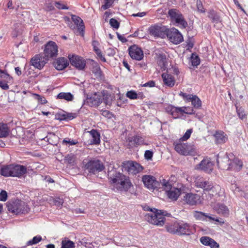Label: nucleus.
Listing matches in <instances>:
<instances>
[{
    "label": "nucleus",
    "mask_w": 248,
    "mask_h": 248,
    "mask_svg": "<svg viewBox=\"0 0 248 248\" xmlns=\"http://www.w3.org/2000/svg\"><path fill=\"white\" fill-rule=\"evenodd\" d=\"M109 181L114 188L121 192H127L133 186L129 177L124 175L115 169L108 171Z\"/></svg>",
    "instance_id": "nucleus-1"
},
{
    "label": "nucleus",
    "mask_w": 248,
    "mask_h": 248,
    "mask_svg": "<svg viewBox=\"0 0 248 248\" xmlns=\"http://www.w3.org/2000/svg\"><path fill=\"white\" fill-rule=\"evenodd\" d=\"M168 232L178 235H190L195 232L194 225L184 222H175L166 227Z\"/></svg>",
    "instance_id": "nucleus-2"
},
{
    "label": "nucleus",
    "mask_w": 248,
    "mask_h": 248,
    "mask_svg": "<svg viewBox=\"0 0 248 248\" xmlns=\"http://www.w3.org/2000/svg\"><path fill=\"white\" fill-rule=\"evenodd\" d=\"M161 188L166 191L167 195L170 199L174 201L177 200L183 190V188L182 187H172V182L169 180L162 179L161 181Z\"/></svg>",
    "instance_id": "nucleus-3"
},
{
    "label": "nucleus",
    "mask_w": 248,
    "mask_h": 248,
    "mask_svg": "<svg viewBox=\"0 0 248 248\" xmlns=\"http://www.w3.org/2000/svg\"><path fill=\"white\" fill-rule=\"evenodd\" d=\"M147 211H151V213L145 215V219L149 223L162 226L164 224L165 217L163 215V212L160 210H157L154 208L153 210L150 207L146 209Z\"/></svg>",
    "instance_id": "nucleus-4"
},
{
    "label": "nucleus",
    "mask_w": 248,
    "mask_h": 248,
    "mask_svg": "<svg viewBox=\"0 0 248 248\" xmlns=\"http://www.w3.org/2000/svg\"><path fill=\"white\" fill-rule=\"evenodd\" d=\"M7 207L9 212L16 215L26 214L30 211V208L27 204L20 200L8 202L7 203Z\"/></svg>",
    "instance_id": "nucleus-5"
},
{
    "label": "nucleus",
    "mask_w": 248,
    "mask_h": 248,
    "mask_svg": "<svg viewBox=\"0 0 248 248\" xmlns=\"http://www.w3.org/2000/svg\"><path fill=\"white\" fill-rule=\"evenodd\" d=\"M195 186L200 188H202L206 191H212V195L217 194V191L220 189L219 186H213L211 182L206 181L202 177H197L195 181Z\"/></svg>",
    "instance_id": "nucleus-6"
},
{
    "label": "nucleus",
    "mask_w": 248,
    "mask_h": 248,
    "mask_svg": "<svg viewBox=\"0 0 248 248\" xmlns=\"http://www.w3.org/2000/svg\"><path fill=\"white\" fill-rule=\"evenodd\" d=\"M84 164V168L90 173L96 174L102 171L105 169L103 163L98 159H92Z\"/></svg>",
    "instance_id": "nucleus-7"
},
{
    "label": "nucleus",
    "mask_w": 248,
    "mask_h": 248,
    "mask_svg": "<svg viewBox=\"0 0 248 248\" xmlns=\"http://www.w3.org/2000/svg\"><path fill=\"white\" fill-rule=\"evenodd\" d=\"M58 47L56 44L53 41H49L45 45L44 50V57L48 60L50 58L56 57L58 55Z\"/></svg>",
    "instance_id": "nucleus-8"
},
{
    "label": "nucleus",
    "mask_w": 248,
    "mask_h": 248,
    "mask_svg": "<svg viewBox=\"0 0 248 248\" xmlns=\"http://www.w3.org/2000/svg\"><path fill=\"white\" fill-rule=\"evenodd\" d=\"M168 14L171 19L174 21L178 25L181 26L184 28L187 26V22L184 19L183 15L178 10L175 9H170L168 12Z\"/></svg>",
    "instance_id": "nucleus-9"
},
{
    "label": "nucleus",
    "mask_w": 248,
    "mask_h": 248,
    "mask_svg": "<svg viewBox=\"0 0 248 248\" xmlns=\"http://www.w3.org/2000/svg\"><path fill=\"white\" fill-rule=\"evenodd\" d=\"M161 180H160V181ZM142 181L145 187L149 189L154 190L161 188V181L158 182L153 176L144 175L142 177Z\"/></svg>",
    "instance_id": "nucleus-10"
},
{
    "label": "nucleus",
    "mask_w": 248,
    "mask_h": 248,
    "mask_svg": "<svg viewBox=\"0 0 248 248\" xmlns=\"http://www.w3.org/2000/svg\"><path fill=\"white\" fill-rule=\"evenodd\" d=\"M166 36L174 44H179L183 41V37L181 33L178 30L173 28L168 29Z\"/></svg>",
    "instance_id": "nucleus-11"
},
{
    "label": "nucleus",
    "mask_w": 248,
    "mask_h": 248,
    "mask_svg": "<svg viewBox=\"0 0 248 248\" xmlns=\"http://www.w3.org/2000/svg\"><path fill=\"white\" fill-rule=\"evenodd\" d=\"M168 28L164 26L155 25L148 29L150 35L155 37L165 38Z\"/></svg>",
    "instance_id": "nucleus-12"
},
{
    "label": "nucleus",
    "mask_w": 248,
    "mask_h": 248,
    "mask_svg": "<svg viewBox=\"0 0 248 248\" xmlns=\"http://www.w3.org/2000/svg\"><path fill=\"white\" fill-rule=\"evenodd\" d=\"M124 169L129 173L136 174L141 171L143 168L139 163L133 161H127L123 163Z\"/></svg>",
    "instance_id": "nucleus-13"
},
{
    "label": "nucleus",
    "mask_w": 248,
    "mask_h": 248,
    "mask_svg": "<svg viewBox=\"0 0 248 248\" xmlns=\"http://www.w3.org/2000/svg\"><path fill=\"white\" fill-rule=\"evenodd\" d=\"M179 95L182 97L183 99L187 102H191L192 106L196 108L202 106V101L196 95L187 94L181 92Z\"/></svg>",
    "instance_id": "nucleus-14"
},
{
    "label": "nucleus",
    "mask_w": 248,
    "mask_h": 248,
    "mask_svg": "<svg viewBox=\"0 0 248 248\" xmlns=\"http://www.w3.org/2000/svg\"><path fill=\"white\" fill-rule=\"evenodd\" d=\"M181 141L179 140L178 142H175L174 143L175 151L182 155H189L192 150L191 146L187 143H182Z\"/></svg>",
    "instance_id": "nucleus-15"
},
{
    "label": "nucleus",
    "mask_w": 248,
    "mask_h": 248,
    "mask_svg": "<svg viewBox=\"0 0 248 248\" xmlns=\"http://www.w3.org/2000/svg\"><path fill=\"white\" fill-rule=\"evenodd\" d=\"M232 155H230L229 156L226 154L223 157L220 155H218L217 158V162L220 168L222 170H230V159L232 157Z\"/></svg>",
    "instance_id": "nucleus-16"
},
{
    "label": "nucleus",
    "mask_w": 248,
    "mask_h": 248,
    "mask_svg": "<svg viewBox=\"0 0 248 248\" xmlns=\"http://www.w3.org/2000/svg\"><path fill=\"white\" fill-rule=\"evenodd\" d=\"M47 61L48 60L43 54H37L31 58V63L35 68L41 69L47 63Z\"/></svg>",
    "instance_id": "nucleus-17"
},
{
    "label": "nucleus",
    "mask_w": 248,
    "mask_h": 248,
    "mask_svg": "<svg viewBox=\"0 0 248 248\" xmlns=\"http://www.w3.org/2000/svg\"><path fill=\"white\" fill-rule=\"evenodd\" d=\"M69 59L71 64L79 70H83L86 66V61L82 57L77 55H69Z\"/></svg>",
    "instance_id": "nucleus-18"
},
{
    "label": "nucleus",
    "mask_w": 248,
    "mask_h": 248,
    "mask_svg": "<svg viewBox=\"0 0 248 248\" xmlns=\"http://www.w3.org/2000/svg\"><path fill=\"white\" fill-rule=\"evenodd\" d=\"M27 172V169L26 166L12 164V177L21 178L25 175Z\"/></svg>",
    "instance_id": "nucleus-19"
},
{
    "label": "nucleus",
    "mask_w": 248,
    "mask_h": 248,
    "mask_svg": "<svg viewBox=\"0 0 248 248\" xmlns=\"http://www.w3.org/2000/svg\"><path fill=\"white\" fill-rule=\"evenodd\" d=\"M72 20L75 25H70V28L72 29H75L76 27L79 33L82 36H83L85 27L83 20L80 17L75 15L72 16Z\"/></svg>",
    "instance_id": "nucleus-20"
},
{
    "label": "nucleus",
    "mask_w": 248,
    "mask_h": 248,
    "mask_svg": "<svg viewBox=\"0 0 248 248\" xmlns=\"http://www.w3.org/2000/svg\"><path fill=\"white\" fill-rule=\"evenodd\" d=\"M129 54L133 59L138 61H140L143 58V51L136 45L129 47Z\"/></svg>",
    "instance_id": "nucleus-21"
},
{
    "label": "nucleus",
    "mask_w": 248,
    "mask_h": 248,
    "mask_svg": "<svg viewBox=\"0 0 248 248\" xmlns=\"http://www.w3.org/2000/svg\"><path fill=\"white\" fill-rule=\"evenodd\" d=\"M214 164L210 158H205L202 160L199 164L198 169H200L207 173H210L213 170Z\"/></svg>",
    "instance_id": "nucleus-22"
},
{
    "label": "nucleus",
    "mask_w": 248,
    "mask_h": 248,
    "mask_svg": "<svg viewBox=\"0 0 248 248\" xmlns=\"http://www.w3.org/2000/svg\"><path fill=\"white\" fill-rule=\"evenodd\" d=\"M184 200L186 203L191 205H196L201 202L200 196L196 194L187 193L184 198Z\"/></svg>",
    "instance_id": "nucleus-23"
},
{
    "label": "nucleus",
    "mask_w": 248,
    "mask_h": 248,
    "mask_svg": "<svg viewBox=\"0 0 248 248\" xmlns=\"http://www.w3.org/2000/svg\"><path fill=\"white\" fill-rule=\"evenodd\" d=\"M77 116L76 113H68L65 111L57 113L55 114V119L59 121H69L76 118Z\"/></svg>",
    "instance_id": "nucleus-24"
},
{
    "label": "nucleus",
    "mask_w": 248,
    "mask_h": 248,
    "mask_svg": "<svg viewBox=\"0 0 248 248\" xmlns=\"http://www.w3.org/2000/svg\"><path fill=\"white\" fill-rule=\"evenodd\" d=\"M127 140L135 146L149 144L148 141L146 140L143 137L139 135L128 138Z\"/></svg>",
    "instance_id": "nucleus-25"
},
{
    "label": "nucleus",
    "mask_w": 248,
    "mask_h": 248,
    "mask_svg": "<svg viewBox=\"0 0 248 248\" xmlns=\"http://www.w3.org/2000/svg\"><path fill=\"white\" fill-rule=\"evenodd\" d=\"M101 102V96L96 93H95L91 97L87 98L86 100V103L90 107H97Z\"/></svg>",
    "instance_id": "nucleus-26"
},
{
    "label": "nucleus",
    "mask_w": 248,
    "mask_h": 248,
    "mask_svg": "<svg viewBox=\"0 0 248 248\" xmlns=\"http://www.w3.org/2000/svg\"><path fill=\"white\" fill-rule=\"evenodd\" d=\"M200 241L202 245L211 248H218L219 247L217 243L208 236H202L200 238Z\"/></svg>",
    "instance_id": "nucleus-27"
},
{
    "label": "nucleus",
    "mask_w": 248,
    "mask_h": 248,
    "mask_svg": "<svg viewBox=\"0 0 248 248\" xmlns=\"http://www.w3.org/2000/svg\"><path fill=\"white\" fill-rule=\"evenodd\" d=\"M230 165V170H234L236 171H240L243 166L242 161L239 158L235 157H234L233 158L231 157Z\"/></svg>",
    "instance_id": "nucleus-28"
},
{
    "label": "nucleus",
    "mask_w": 248,
    "mask_h": 248,
    "mask_svg": "<svg viewBox=\"0 0 248 248\" xmlns=\"http://www.w3.org/2000/svg\"><path fill=\"white\" fill-rule=\"evenodd\" d=\"M194 109H166L168 114L172 115V117L176 119L179 117V114L184 112L186 114H192L194 113Z\"/></svg>",
    "instance_id": "nucleus-29"
},
{
    "label": "nucleus",
    "mask_w": 248,
    "mask_h": 248,
    "mask_svg": "<svg viewBox=\"0 0 248 248\" xmlns=\"http://www.w3.org/2000/svg\"><path fill=\"white\" fill-rule=\"evenodd\" d=\"M90 134L92 140H91L89 144L90 145H98L100 143V134L95 129H92L88 131Z\"/></svg>",
    "instance_id": "nucleus-30"
},
{
    "label": "nucleus",
    "mask_w": 248,
    "mask_h": 248,
    "mask_svg": "<svg viewBox=\"0 0 248 248\" xmlns=\"http://www.w3.org/2000/svg\"><path fill=\"white\" fill-rule=\"evenodd\" d=\"M161 77L165 85L170 87L174 85L175 80L172 75L164 73L162 74Z\"/></svg>",
    "instance_id": "nucleus-31"
},
{
    "label": "nucleus",
    "mask_w": 248,
    "mask_h": 248,
    "mask_svg": "<svg viewBox=\"0 0 248 248\" xmlns=\"http://www.w3.org/2000/svg\"><path fill=\"white\" fill-rule=\"evenodd\" d=\"M68 64L67 60L64 58H60L57 59L56 62L54 63V65L58 70H62L66 68Z\"/></svg>",
    "instance_id": "nucleus-32"
},
{
    "label": "nucleus",
    "mask_w": 248,
    "mask_h": 248,
    "mask_svg": "<svg viewBox=\"0 0 248 248\" xmlns=\"http://www.w3.org/2000/svg\"><path fill=\"white\" fill-rule=\"evenodd\" d=\"M103 96L104 103L106 106L110 107L113 101L114 96L109 93L107 91H103L102 92Z\"/></svg>",
    "instance_id": "nucleus-33"
},
{
    "label": "nucleus",
    "mask_w": 248,
    "mask_h": 248,
    "mask_svg": "<svg viewBox=\"0 0 248 248\" xmlns=\"http://www.w3.org/2000/svg\"><path fill=\"white\" fill-rule=\"evenodd\" d=\"M12 164L3 166L0 170V173L5 177H12Z\"/></svg>",
    "instance_id": "nucleus-34"
},
{
    "label": "nucleus",
    "mask_w": 248,
    "mask_h": 248,
    "mask_svg": "<svg viewBox=\"0 0 248 248\" xmlns=\"http://www.w3.org/2000/svg\"><path fill=\"white\" fill-rule=\"evenodd\" d=\"M217 212L223 216L228 217L229 215V210L227 207L223 204H218L216 208Z\"/></svg>",
    "instance_id": "nucleus-35"
},
{
    "label": "nucleus",
    "mask_w": 248,
    "mask_h": 248,
    "mask_svg": "<svg viewBox=\"0 0 248 248\" xmlns=\"http://www.w3.org/2000/svg\"><path fill=\"white\" fill-rule=\"evenodd\" d=\"M193 216L196 220L206 221L207 214L200 211H194L193 212Z\"/></svg>",
    "instance_id": "nucleus-36"
},
{
    "label": "nucleus",
    "mask_w": 248,
    "mask_h": 248,
    "mask_svg": "<svg viewBox=\"0 0 248 248\" xmlns=\"http://www.w3.org/2000/svg\"><path fill=\"white\" fill-rule=\"evenodd\" d=\"M208 17L215 23L220 22L221 21L219 15L214 11H210L209 12Z\"/></svg>",
    "instance_id": "nucleus-37"
},
{
    "label": "nucleus",
    "mask_w": 248,
    "mask_h": 248,
    "mask_svg": "<svg viewBox=\"0 0 248 248\" xmlns=\"http://www.w3.org/2000/svg\"><path fill=\"white\" fill-rule=\"evenodd\" d=\"M9 134V131L7 124L0 123V138L7 137Z\"/></svg>",
    "instance_id": "nucleus-38"
},
{
    "label": "nucleus",
    "mask_w": 248,
    "mask_h": 248,
    "mask_svg": "<svg viewBox=\"0 0 248 248\" xmlns=\"http://www.w3.org/2000/svg\"><path fill=\"white\" fill-rule=\"evenodd\" d=\"M57 98L67 101H72L73 99V95L70 93H60L58 94Z\"/></svg>",
    "instance_id": "nucleus-39"
},
{
    "label": "nucleus",
    "mask_w": 248,
    "mask_h": 248,
    "mask_svg": "<svg viewBox=\"0 0 248 248\" xmlns=\"http://www.w3.org/2000/svg\"><path fill=\"white\" fill-rule=\"evenodd\" d=\"M62 248H75V244L72 241L65 239L62 241Z\"/></svg>",
    "instance_id": "nucleus-40"
},
{
    "label": "nucleus",
    "mask_w": 248,
    "mask_h": 248,
    "mask_svg": "<svg viewBox=\"0 0 248 248\" xmlns=\"http://www.w3.org/2000/svg\"><path fill=\"white\" fill-rule=\"evenodd\" d=\"M101 114L108 119L114 118V120H116V116L108 109H102Z\"/></svg>",
    "instance_id": "nucleus-41"
},
{
    "label": "nucleus",
    "mask_w": 248,
    "mask_h": 248,
    "mask_svg": "<svg viewBox=\"0 0 248 248\" xmlns=\"http://www.w3.org/2000/svg\"><path fill=\"white\" fill-rule=\"evenodd\" d=\"M92 72L96 76L100 77L101 75V71L98 64L94 63L93 65Z\"/></svg>",
    "instance_id": "nucleus-42"
},
{
    "label": "nucleus",
    "mask_w": 248,
    "mask_h": 248,
    "mask_svg": "<svg viewBox=\"0 0 248 248\" xmlns=\"http://www.w3.org/2000/svg\"><path fill=\"white\" fill-rule=\"evenodd\" d=\"M191 64L194 66H198L200 63V58L196 54L192 53L191 56Z\"/></svg>",
    "instance_id": "nucleus-43"
},
{
    "label": "nucleus",
    "mask_w": 248,
    "mask_h": 248,
    "mask_svg": "<svg viewBox=\"0 0 248 248\" xmlns=\"http://www.w3.org/2000/svg\"><path fill=\"white\" fill-rule=\"evenodd\" d=\"M42 240V237L40 235L34 236L31 240L28 241L27 243L28 246H31L38 243Z\"/></svg>",
    "instance_id": "nucleus-44"
},
{
    "label": "nucleus",
    "mask_w": 248,
    "mask_h": 248,
    "mask_svg": "<svg viewBox=\"0 0 248 248\" xmlns=\"http://www.w3.org/2000/svg\"><path fill=\"white\" fill-rule=\"evenodd\" d=\"M215 137L217 141L219 143L225 142L227 140V137L224 135L223 133H217L215 135Z\"/></svg>",
    "instance_id": "nucleus-45"
},
{
    "label": "nucleus",
    "mask_w": 248,
    "mask_h": 248,
    "mask_svg": "<svg viewBox=\"0 0 248 248\" xmlns=\"http://www.w3.org/2000/svg\"><path fill=\"white\" fill-rule=\"evenodd\" d=\"M139 95H138L135 91H130L127 92L126 96L131 99H135L139 98Z\"/></svg>",
    "instance_id": "nucleus-46"
},
{
    "label": "nucleus",
    "mask_w": 248,
    "mask_h": 248,
    "mask_svg": "<svg viewBox=\"0 0 248 248\" xmlns=\"http://www.w3.org/2000/svg\"><path fill=\"white\" fill-rule=\"evenodd\" d=\"M0 78L5 79L7 81L12 79V78L5 71L1 69H0Z\"/></svg>",
    "instance_id": "nucleus-47"
},
{
    "label": "nucleus",
    "mask_w": 248,
    "mask_h": 248,
    "mask_svg": "<svg viewBox=\"0 0 248 248\" xmlns=\"http://www.w3.org/2000/svg\"><path fill=\"white\" fill-rule=\"evenodd\" d=\"M33 95L34 98L38 101L39 103L43 104L47 102L46 99L44 96H41L37 94H34Z\"/></svg>",
    "instance_id": "nucleus-48"
},
{
    "label": "nucleus",
    "mask_w": 248,
    "mask_h": 248,
    "mask_svg": "<svg viewBox=\"0 0 248 248\" xmlns=\"http://www.w3.org/2000/svg\"><path fill=\"white\" fill-rule=\"evenodd\" d=\"M192 132V129H188L184 135L182 137H181L179 140L181 141H186V140H187L190 138Z\"/></svg>",
    "instance_id": "nucleus-49"
},
{
    "label": "nucleus",
    "mask_w": 248,
    "mask_h": 248,
    "mask_svg": "<svg viewBox=\"0 0 248 248\" xmlns=\"http://www.w3.org/2000/svg\"><path fill=\"white\" fill-rule=\"evenodd\" d=\"M81 245L85 247V248H94V246L92 243L88 242L86 241V239L85 238L82 239L81 241H80Z\"/></svg>",
    "instance_id": "nucleus-50"
},
{
    "label": "nucleus",
    "mask_w": 248,
    "mask_h": 248,
    "mask_svg": "<svg viewBox=\"0 0 248 248\" xmlns=\"http://www.w3.org/2000/svg\"><path fill=\"white\" fill-rule=\"evenodd\" d=\"M114 1V0H105V3L102 5L101 8L103 10L107 9L111 6Z\"/></svg>",
    "instance_id": "nucleus-51"
},
{
    "label": "nucleus",
    "mask_w": 248,
    "mask_h": 248,
    "mask_svg": "<svg viewBox=\"0 0 248 248\" xmlns=\"http://www.w3.org/2000/svg\"><path fill=\"white\" fill-rule=\"evenodd\" d=\"M236 111L239 117L243 120L246 118L247 113L245 109H236Z\"/></svg>",
    "instance_id": "nucleus-52"
},
{
    "label": "nucleus",
    "mask_w": 248,
    "mask_h": 248,
    "mask_svg": "<svg viewBox=\"0 0 248 248\" xmlns=\"http://www.w3.org/2000/svg\"><path fill=\"white\" fill-rule=\"evenodd\" d=\"M110 25L115 29H118L120 26L119 22L114 18H111L109 20Z\"/></svg>",
    "instance_id": "nucleus-53"
},
{
    "label": "nucleus",
    "mask_w": 248,
    "mask_h": 248,
    "mask_svg": "<svg viewBox=\"0 0 248 248\" xmlns=\"http://www.w3.org/2000/svg\"><path fill=\"white\" fill-rule=\"evenodd\" d=\"M62 143L65 144H68L70 145H73L76 144L78 143V141L75 140H71L68 138H65L63 140Z\"/></svg>",
    "instance_id": "nucleus-54"
},
{
    "label": "nucleus",
    "mask_w": 248,
    "mask_h": 248,
    "mask_svg": "<svg viewBox=\"0 0 248 248\" xmlns=\"http://www.w3.org/2000/svg\"><path fill=\"white\" fill-rule=\"evenodd\" d=\"M233 191L235 194H237V193L240 192V196H243L246 199H248V194L243 193L241 190L240 188L238 186L235 189H234V190Z\"/></svg>",
    "instance_id": "nucleus-55"
},
{
    "label": "nucleus",
    "mask_w": 248,
    "mask_h": 248,
    "mask_svg": "<svg viewBox=\"0 0 248 248\" xmlns=\"http://www.w3.org/2000/svg\"><path fill=\"white\" fill-rule=\"evenodd\" d=\"M153 155V153L150 150H146L145 152L144 157L146 159L149 160L152 159Z\"/></svg>",
    "instance_id": "nucleus-56"
},
{
    "label": "nucleus",
    "mask_w": 248,
    "mask_h": 248,
    "mask_svg": "<svg viewBox=\"0 0 248 248\" xmlns=\"http://www.w3.org/2000/svg\"><path fill=\"white\" fill-rule=\"evenodd\" d=\"M209 218V219L210 220H215L217 222H218L221 225H222L224 223V221L223 219H218L217 218H216L215 217H213L212 216H209L208 214H207V218Z\"/></svg>",
    "instance_id": "nucleus-57"
},
{
    "label": "nucleus",
    "mask_w": 248,
    "mask_h": 248,
    "mask_svg": "<svg viewBox=\"0 0 248 248\" xmlns=\"http://www.w3.org/2000/svg\"><path fill=\"white\" fill-rule=\"evenodd\" d=\"M7 198V194L5 190H2L0 193V201H6Z\"/></svg>",
    "instance_id": "nucleus-58"
},
{
    "label": "nucleus",
    "mask_w": 248,
    "mask_h": 248,
    "mask_svg": "<svg viewBox=\"0 0 248 248\" xmlns=\"http://www.w3.org/2000/svg\"><path fill=\"white\" fill-rule=\"evenodd\" d=\"M197 9L199 11H201V12H204V11L203 10V7L202 3V1L201 0H197Z\"/></svg>",
    "instance_id": "nucleus-59"
},
{
    "label": "nucleus",
    "mask_w": 248,
    "mask_h": 248,
    "mask_svg": "<svg viewBox=\"0 0 248 248\" xmlns=\"http://www.w3.org/2000/svg\"><path fill=\"white\" fill-rule=\"evenodd\" d=\"M95 52L101 61L103 62H106V59L105 57L103 56L101 51L100 49L95 50Z\"/></svg>",
    "instance_id": "nucleus-60"
},
{
    "label": "nucleus",
    "mask_w": 248,
    "mask_h": 248,
    "mask_svg": "<svg viewBox=\"0 0 248 248\" xmlns=\"http://www.w3.org/2000/svg\"><path fill=\"white\" fill-rule=\"evenodd\" d=\"M56 7L59 9H68V8L65 5L59 2H57L55 3Z\"/></svg>",
    "instance_id": "nucleus-61"
},
{
    "label": "nucleus",
    "mask_w": 248,
    "mask_h": 248,
    "mask_svg": "<svg viewBox=\"0 0 248 248\" xmlns=\"http://www.w3.org/2000/svg\"><path fill=\"white\" fill-rule=\"evenodd\" d=\"M54 203L56 205L58 206H60L62 205L63 203V201L60 198H57L54 200Z\"/></svg>",
    "instance_id": "nucleus-62"
},
{
    "label": "nucleus",
    "mask_w": 248,
    "mask_h": 248,
    "mask_svg": "<svg viewBox=\"0 0 248 248\" xmlns=\"http://www.w3.org/2000/svg\"><path fill=\"white\" fill-rule=\"evenodd\" d=\"M155 86V82L153 80L149 81L145 83V84H144L143 85V86H144V87H154Z\"/></svg>",
    "instance_id": "nucleus-63"
},
{
    "label": "nucleus",
    "mask_w": 248,
    "mask_h": 248,
    "mask_svg": "<svg viewBox=\"0 0 248 248\" xmlns=\"http://www.w3.org/2000/svg\"><path fill=\"white\" fill-rule=\"evenodd\" d=\"M0 87L3 90H7L9 89L8 84L1 81H0Z\"/></svg>",
    "instance_id": "nucleus-64"
}]
</instances>
